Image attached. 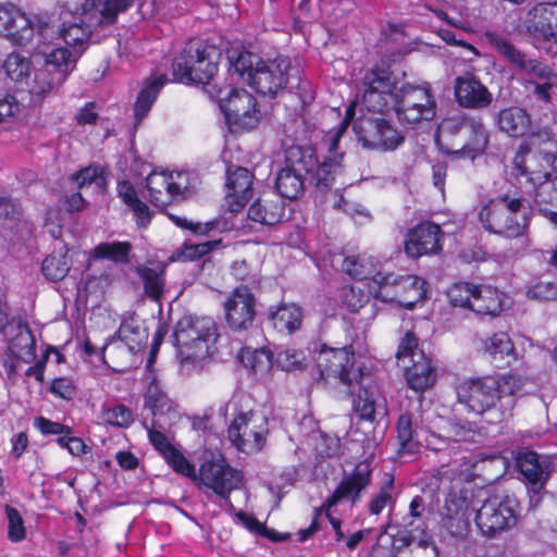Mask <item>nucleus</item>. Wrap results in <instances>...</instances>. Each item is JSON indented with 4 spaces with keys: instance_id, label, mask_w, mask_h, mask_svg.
<instances>
[{
    "instance_id": "1",
    "label": "nucleus",
    "mask_w": 557,
    "mask_h": 557,
    "mask_svg": "<svg viewBox=\"0 0 557 557\" xmlns=\"http://www.w3.org/2000/svg\"><path fill=\"white\" fill-rule=\"evenodd\" d=\"M234 71L257 92L273 97L285 89L292 77V62L277 57L263 60L249 51L240 52L232 62Z\"/></svg>"
},
{
    "instance_id": "2",
    "label": "nucleus",
    "mask_w": 557,
    "mask_h": 557,
    "mask_svg": "<svg viewBox=\"0 0 557 557\" xmlns=\"http://www.w3.org/2000/svg\"><path fill=\"white\" fill-rule=\"evenodd\" d=\"M174 338L181 363L196 367L211 355L218 329L209 317L184 315L176 323Z\"/></svg>"
},
{
    "instance_id": "3",
    "label": "nucleus",
    "mask_w": 557,
    "mask_h": 557,
    "mask_svg": "<svg viewBox=\"0 0 557 557\" xmlns=\"http://www.w3.org/2000/svg\"><path fill=\"white\" fill-rule=\"evenodd\" d=\"M530 210L521 199L508 195L491 199L479 211L483 227L508 238L523 236L529 226Z\"/></svg>"
},
{
    "instance_id": "4",
    "label": "nucleus",
    "mask_w": 557,
    "mask_h": 557,
    "mask_svg": "<svg viewBox=\"0 0 557 557\" xmlns=\"http://www.w3.org/2000/svg\"><path fill=\"white\" fill-rule=\"evenodd\" d=\"M487 42L521 73L530 76L527 84L533 86V94L539 100L550 101V89L557 84V74L536 59H531L518 50L508 39L493 32L485 34Z\"/></svg>"
},
{
    "instance_id": "5",
    "label": "nucleus",
    "mask_w": 557,
    "mask_h": 557,
    "mask_svg": "<svg viewBox=\"0 0 557 557\" xmlns=\"http://www.w3.org/2000/svg\"><path fill=\"white\" fill-rule=\"evenodd\" d=\"M52 18L47 13L28 16L13 3H0V35L18 46L29 44L35 34L45 44L54 35Z\"/></svg>"
},
{
    "instance_id": "6",
    "label": "nucleus",
    "mask_w": 557,
    "mask_h": 557,
    "mask_svg": "<svg viewBox=\"0 0 557 557\" xmlns=\"http://www.w3.org/2000/svg\"><path fill=\"white\" fill-rule=\"evenodd\" d=\"M216 49L202 41H190L173 64L176 81L209 85L218 72Z\"/></svg>"
},
{
    "instance_id": "7",
    "label": "nucleus",
    "mask_w": 557,
    "mask_h": 557,
    "mask_svg": "<svg viewBox=\"0 0 557 557\" xmlns=\"http://www.w3.org/2000/svg\"><path fill=\"white\" fill-rule=\"evenodd\" d=\"M314 351L320 377L326 384H342L354 389L355 382L364 374L360 368L355 367V352L350 346L333 348L321 344Z\"/></svg>"
},
{
    "instance_id": "8",
    "label": "nucleus",
    "mask_w": 557,
    "mask_h": 557,
    "mask_svg": "<svg viewBox=\"0 0 557 557\" xmlns=\"http://www.w3.org/2000/svg\"><path fill=\"white\" fill-rule=\"evenodd\" d=\"M400 123L414 126L432 121L436 114V101L431 85L406 83L395 94L392 104Z\"/></svg>"
},
{
    "instance_id": "9",
    "label": "nucleus",
    "mask_w": 557,
    "mask_h": 557,
    "mask_svg": "<svg viewBox=\"0 0 557 557\" xmlns=\"http://www.w3.org/2000/svg\"><path fill=\"white\" fill-rule=\"evenodd\" d=\"M533 144L534 136H531L527 143L520 146L513 160L515 168L518 174L530 175L532 182L545 178L544 182L540 183L536 190L535 205L540 213L557 226V187L548 180L549 173L546 169L541 171L533 169L536 159L531 149Z\"/></svg>"
},
{
    "instance_id": "10",
    "label": "nucleus",
    "mask_w": 557,
    "mask_h": 557,
    "mask_svg": "<svg viewBox=\"0 0 557 557\" xmlns=\"http://www.w3.org/2000/svg\"><path fill=\"white\" fill-rule=\"evenodd\" d=\"M518 521V502L508 495H494L476 510L474 522L482 536L494 539Z\"/></svg>"
},
{
    "instance_id": "11",
    "label": "nucleus",
    "mask_w": 557,
    "mask_h": 557,
    "mask_svg": "<svg viewBox=\"0 0 557 557\" xmlns=\"http://www.w3.org/2000/svg\"><path fill=\"white\" fill-rule=\"evenodd\" d=\"M232 132L255 128L261 119L257 99L246 89H219L215 95Z\"/></svg>"
},
{
    "instance_id": "12",
    "label": "nucleus",
    "mask_w": 557,
    "mask_h": 557,
    "mask_svg": "<svg viewBox=\"0 0 557 557\" xmlns=\"http://www.w3.org/2000/svg\"><path fill=\"white\" fill-rule=\"evenodd\" d=\"M372 295L382 301H396L401 307L411 309L426 294L425 282L416 275L399 276L394 273L379 274L374 278Z\"/></svg>"
},
{
    "instance_id": "13",
    "label": "nucleus",
    "mask_w": 557,
    "mask_h": 557,
    "mask_svg": "<svg viewBox=\"0 0 557 557\" xmlns=\"http://www.w3.org/2000/svg\"><path fill=\"white\" fill-rule=\"evenodd\" d=\"M315 156L311 149L290 147L286 150L285 165L277 173L275 187L287 199H296L304 189L306 173L313 170Z\"/></svg>"
},
{
    "instance_id": "14",
    "label": "nucleus",
    "mask_w": 557,
    "mask_h": 557,
    "mask_svg": "<svg viewBox=\"0 0 557 557\" xmlns=\"http://www.w3.org/2000/svg\"><path fill=\"white\" fill-rule=\"evenodd\" d=\"M396 78L388 69L373 67L368 70L359 86L361 104L368 111L384 112L395 99Z\"/></svg>"
},
{
    "instance_id": "15",
    "label": "nucleus",
    "mask_w": 557,
    "mask_h": 557,
    "mask_svg": "<svg viewBox=\"0 0 557 557\" xmlns=\"http://www.w3.org/2000/svg\"><path fill=\"white\" fill-rule=\"evenodd\" d=\"M196 183L197 177L185 171H153L146 178L150 201L157 207H163L178 197H187Z\"/></svg>"
},
{
    "instance_id": "16",
    "label": "nucleus",
    "mask_w": 557,
    "mask_h": 557,
    "mask_svg": "<svg viewBox=\"0 0 557 557\" xmlns=\"http://www.w3.org/2000/svg\"><path fill=\"white\" fill-rule=\"evenodd\" d=\"M440 129L443 133L462 135L466 141L462 148L455 153L471 160L482 154L488 145V131L483 121L476 116L459 114L446 117L442 121Z\"/></svg>"
},
{
    "instance_id": "17",
    "label": "nucleus",
    "mask_w": 557,
    "mask_h": 557,
    "mask_svg": "<svg viewBox=\"0 0 557 557\" xmlns=\"http://www.w3.org/2000/svg\"><path fill=\"white\" fill-rule=\"evenodd\" d=\"M357 139L364 148L393 151L404 143V135L391 122L363 117L354 124Z\"/></svg>"
},
{
    "instance_id": "18",
    "label": "nucleus",
    "mask_w": 557,
    "mask_h": 557,
    "mask_svg": "<svg viewBox=\"0 0 557 557\" xmlns=\"http://www.w3.org/2000/svg\"><path fill=\"white\" fill-rule=\"evenodd\" d=\"M267 431L265 419L262 416L242 412L228 426V438L238 450L252 454L263 447Z\"/></svg>"
},
{
    "instance_id": "19",
    "label": "nucleus",
    "mask_w": 557,
    "mask_h": 557,
    "mask_svg": "<svg viewBox=\"0 0 557 557\" xmlns=\"http://www.w3.org/2000/svg\"><path fill=\"white\" fill-rule=\"evenodd\" d=\"M197 479L220 497L228 499L231 492L240 487L243 475L219 456L200 466Z\"/></svg>"
},
{
    "instance_id": "20",
    "label": "nucleus",
    "mask_w": 557,
    "mask_h": 557,
    "mask_svg": "<svg viewBox=\"0 0 557 557\" xmlns=\"http://www.w3.org/2000/svg\"><path fill=\"white\" fill-rule=\"evenodd\" d=\"M457 397L468 411L482 414L496 404V379L486 376L466 380L458 385Z\"/></svg>"
},
{
    "instance_id": "21",
    "label": "nucleus",
    "mask_w": 557,
    "mask_h": 557,
    "mask_svg": "<svg viewBox=\"0 0 557 557\" xmlns=\"http://www.w3.org/2000/svg\"><path fill=\"white\" fill-rule=\"evenodd\" d=\"M462 459L468 465L465 469L451 468L450 465L442 466L437 470V474L440 480L449 479L451 472H458V478L454 479V485L450 487L448 493L445 496L444 505L441 509L440 513H450V512H469V497L468 491L459 486V483L463 478L468 476V471L475 466L478 461H483V454L470 455L468 457H462Z\"/></svg>"
},
{
    "instance_id": "22",
    "label": "nucleus",
    "mask_w": 557,
    "mask_h": 557,
    "mask_svg": "<svg viewBox=\"0 0 557 557\" xmlns=\"http://www.w3.org/2000/svg\"><path fill=\"white\" fill-rule=\"evenodd\" d=\"M354 114L355 104L350 103L346 109L345 120L341 123L339 128L331 136L329 151L332 153V156L325 158V160L321 163H319L315 159V165L313 166V170L307 173L313 181H315V184L319 187H329L334 181L335 176L342 171V154L336 152L337 145L343 132L347 128L348 123Z\"/></svg>"
},
{
    "instance_id": "23",
    "label": "nucleus",
    "mask_w": 557,
    "mask_h": 557,
    "mask_svg": "<svg viewBox=\"0 0 557 557\" xmlns=\"http://www.w3.org/2000/svg\"><path fill=\"white\" fill-rule=\"evenodd\" d=\"M145 409L149 410L153 425L161 429L175 424L180 416L176 405L163 392L156 377H152L145 394Z\"/></svg>"
},
{
    "instance_id": "24",
    "label": "nucleus",
    "mask_w": 557,
    "mask_h": 557,
    "mask_svg": "<svg viewBox=\"0 0 557 557\" xmlns=\"http://www.w3.org/2000/svg\"><path fill=\"white\" fill-rule=\"evenodd\" d=\"M517 467L530 485L531 502H540V492L552 472V463L547 457L534 451H523L517 457Z\"/></svg>"
},
{
    "instance_id": "25",
    "label": "nucleus",
    "mask_w": 557,
    "mask_h": 557,
    "mask_svg": "<svg viewBox=\"0 0 557 557\" xmlns=\"http://www.w3.org/2000/svg\"><path fill=\"white\" fill-rule=\"evenodd\" d=\"M371 469L368 463H359L355 469L343 476L333 494L323 504V509L329 511L339 500L347 499L355 504L359 500L361 493L370 484Z\"/></svg>"
},
{
    "instance_id": "26",
    "label": "nucleus",
    "mask_w": 557,
    "mask_h": 557,
    "mask_svg": "<svg viewBox=\"0 0 557 557\" xmlns=\"http://www.w3.org/2000/svg\"><path fill=\"white\" fill-rule=\"evenodd\" d=\"M226 321L234 330H245L255 319V297L246 286L234 289L224 304Z\"/></svg>"
},
{
    "instance_id": "27",
    "label": "nucleus",
    "mask_w": 557,
    "mask_h": 557,
    "mask_svg": "<svg viewBox=\"0 0 557 557\" xmlns=\"http://www.w3.org/2000/svg\"><path fill=\"white\" fill-rule=\"evenodd\" d=\"M132 4V0H83L74 8L67 4V13L84 15L90 23L111 24L120 12L125 11Z\"/></svg>"
},
{
    "instance_id": "28",
    "label": "nucleus",
    "mask_w": 557,
    "mask_h": 557,
    "mask_svg": "<svg viewBox=\"0 0 557 557\" xmlns=\"http://www.w3.org/2000/svg\"><path fill=\"white\" fill-rule=\"evenodd\" d=\"M441 228L434 223H421L411 230L405 242V251L409 257L436 253L441 250Z\"/></svg>"
},
{
    "instance_id": "29",
    "label": "nucleus",
    "mask_w": 557,
    "mask_h": 557,
    "mask_svg": "<svg viewBox=\"0 0 557 557\" xmlns=\"http://www.w3.org/2000/svg\"><path fill=\"white\" fill-rule=\"evenodd\" d=\"M454 91L459 106L467 109H483L493 101V96L487 87L472 74L457 77Z\"/></svg>"
},
{
    "instance_id": "30",
    "label": "nucleus",
    "mask_w": 557,
    "mask_h": 557,
    "mask_svg": "<svg viewBox=\"0 0 557 557\" xmlns=\"http://www.w3.org/2000/svg\"><path fill=\"white\" fill-rule=\"evenodd\" d=\"M332 263L334 267H341L342 271L356 280L369 281V293L372 295L374 278L379 274H384L379 268L380 263L368 253L344 257L334 256Z\"/></svg>"
},
{
    "instance_id": "31",
    "label": "nucleus",
    "mask_w": 557,
    "mask_h": 557,
    "mask_svg": "<svg viewBox=\"0 0 557 557\" xmlns=\"http://www.w3.org/2000/svg\"><path fill=\"white\" fill-rule=\"evenodd\" d=\"M252 175L245 168L228 171L226 180V202L232 212L242 209L252 197Z\"/></svg>"
},
{
    "instance_id": "32",
    "label": "nucleus",
    "mask_w": 557,
    "mask_h": 557,
    "mask_svg": "<svg viewBox=\"0 0 557 557\" xmlns=\"http://www.w3.org/2000/svg\"><path fill=\"white\" fill-rule=\"evenodd\" d=\"M414 356L413 360L403 361L400 366L405 369L408 385L412 389L420 392L434 384L435 374L430 360L423 352H416Z\"/></svg>"
},
{
    "instance_id": "33",
    "label": "nucleus",
    "mask_w": 557,
    "mask_h": 557,
    "mask_svg": "<svg viewBox=\"0 0 557 557\" xmlns=\"http://www.w3.org/2000/svg\"><path fill=\"white\" fill-rule=\"evenodd\" d=\"M357 389L356 398L354 399V410L363 420H373L376 411V387L372 382L370 373H364L362 377H359L355 382V388L349 389L350 393H355Z\"/></svg>"
},
{
    "instance_id": "34",
    "label": "nucleus",
    "mask_w": 557,
    "mask_h": 557,
    "mask_svg": "<svg viewBox=\"0 0 557 557\" xmlns=\"http://www.w3.org/2000/svg\"><path fill=\"white\" fill-rule=\"evenodd\" d=\"M507 296L490 285H475L472 311L478 314L498 315L507 306Z\"/></svg>"
},
{
    "instance_id": "35",
    "label": "nucleus",
    "mask_w": 557,
    "mask_h": 557,
    "mask_svg": "<svg viewBox=\"0 0 557 557\" xmlns=\"http://www.w3.org/2000/svg\"><path fill=\"white\" fill-rule=\"evenodd\" d=\"M496 125L500 132L511 137H520L527 134L531 125V119L527 110L518 106H511L497 113Z\"/></svg>"
},
{
    "instance_id": "36",
    "label": "nucleus",
    "mask_w": 557,
    "mask_h": 557,
    "mask_svg": "<svg viewBox=\"0 0 557 557\" xmlns=\"http://www.w3.org/2000/svg\"><path fill=\"white\" fill-rule=\"evenodd\" d=\"M166 81L168 78L165 75H159L145 83L137 96L134 107L135 126H137L147 116Z\"/></svg>"
},
{
    "instance_id": "37",
    "label": "nucleus",
    "mask_w": 557,
    "mask_h": 557,
    "mask_svg": "<svg viewBox=\"0 0 557 557\" xmlns=\"http://www.w3.org/2000/svg\"><path fill=\"white\" fill-rule=\"evenodd\" d=\"M530 28L534 37L540 40L543 48L549 53H557V28L553 21L545 18L543 12H537V5L531 12Z\"/></svg>"
},
{
    "instance_id": "38",
    "label": "nucleus",
    "mask_w": 557,
    "mask_h": 557,
    "mask_svg": "<svg viewBox=\"0 0 557 557\" xmlns=\"http://www.w3.org/2000/svg\"><path fill=\"white\" fill-rule=\"evenodd\" d=\"M40 54L45 59L42 67L51 72H64V79L75 69L77 58L79 57L73 50L70 51L64 47H54L51 50H42Z\"/></svg>"
},
{
    "instance_id": "39",
    "label": "nucleus",
    "mask_w": 557,
    "mask_h": 557,
    "mask_svg": "<svg viewBox=\"0 0 557 557\" xmlns=\"http://www.w3.org/2000/svg\"><path fill=\"white\" fill-rule=\"evenodd\" d=\"M10 350L22 361L29 363L36 358V344L33 332L26 324L20 323L16 334L11 339Z\"/></svg>"
},
{
    "instance_id": "40",
    "label": "nucleus",
    "mask_w": 557,
    "mask_h": 557,
    "mask_svg": "<svg viewBox=\"0 0 557 557\" xmlns=\"http://www.w3.org/2000/svg\"><path fill=\"white\" fill-rule=\"evenodd\" d=\"M284 216V207L282 201H262L257 200L248 210V218L251 221L274 225L282 221Z\"/></svg>"
},
{
    "instance_id": "41",
    "label": "nucleus",
    "mask_w": 557,
    "mask_h": 557,
    "mask_svg": "<svg viewBox=\"0 0 557 557\" xmlns=\"http://www.w3.org/2000/svg\"><path fill=\"white\" fill-rule=\"evenodd\" d=\"M64 72H51L41 67L35 73L29 91L36 101H41L47 95L64 83Z\"/></svg>"
},
{
    "instance_id": "42",
    "label": "nucleus",
    "mask_w": 557,
    "mask_h": 557,
    "mask_svg": "<svg viewBox=\"0 0 557 557\" xmlns=\"http://www.w3.org/2000/svg\"><path fill=\"white\" fill-rule=\"evenodd\" d=\"M270 319L278 332L290 334L300 327L302 313L300 308L294 304L282 305L270 313Z\"/></svg>"
},
{
    "instance_id": "43",
    "label": "nucleus",
    "mask_w": 557,
    "mask_h": 557,
    "mask_svg": "<svg viewBox=\"0 0 557 557\" xmlns=\"http://www.w3.org/2000/svg\"><path fill=\"white\" fill-rule=\"evenodd\" d=\"M398 454L413 456L419 448L418 432L412 428V418L403 413L397 421Z\"/></svg>"
},
{
    "instance_id": "44",
    "label": "nucleus",
    "mask_w": 557,
    "mask_h": 557,
    "mask_svg": "<svg viewBox=\"0 0 557 557\" xmlns=\"http://www.w3.org/2000/svg\"><path fill=\"white\" fill-rule=\"evenodd\" d=\"M90 27L89 25H86L85 21H81L79 23L74 22L71 24H66L64 22L59 30V38H61L65 45L72 47L75 53L81 55L84 50V46L90 37Z\"/></svg>"
},
{
    "instance_id": "45",
    "label": "nucleus",
    "mask_w": 557,
    "mask_h": 557,
    "mask_svg": "<svg viewBox=\"0 0 557 557\" xmlns=\"http://www.w3.org/2000/svg\"><path fill=\"white\" fill-rule=\"evenodd\" d=\"M120 345L124 346L129 352L139 351L146 341L147 332L134 320L123 321L117 331Z\"/></svg>"
},
{
    "instance_id": "46",
    "label": "nucleus",
    "mask_w": 557,
    "mask_h": 557,
    "mask_svg": "<svg viewBox=\"0 0 557 557\" xmlns=\"http://www.w3.org/2000/svg\"><path fill=\"white\" fill-rule=\"evenodd\" d=\"M136 272L143 281L146 295L153 300H158L164 290L163 269L160 264L153 267L139 265Z\"/></svg>"
},
{
    "instance_id": "47",
    "label": "nucleus",
    "mask_w": 557,
    "mask_h": 557,
    "mask_svg": "<svg viewBox=\"0 0 557 557\" xmlns=\"http://www.w3.org/2000/svg\"><path fill=\"white\" fill-rule=\"evenodd\" d=\"M117 194L121 199L133 210L138 223L143 226H146L150 221L151 213L148 206L138 199L133 185L127 181L120 182L117 184Z\"/></svg>"
},
{
    "instance_id": "48",
    "label": "nucleus",
    "mask_w": 557,
    "mask_h": 557,
    "mask_svg": "<svg viewBox=\"0 0 557 557\" xmlns=\"http://www.w3.org/2000/svg\"><path fill=\"white\" fill-rule=\"evenodd\" d=\"M242 363L257 375H265L272 368V354L267 349L243 348L239 352Z\"/></svg>"
},
{
    "instance_id": "49",
    "label": "nucleus",
    "mask_w": 557,
    "mask_h": 557,
    "mask_svg": "<svg viewBox=\"0 0 557 557\" xmlns=\"http://www.w3.org/2000/svg\"><path fill=\"white\" fill-rule=\"evenodd\" d=\"M42 273L50 281L64 278L70 271L67 251L64 247L49 255L42 262Z\"/></svg>"
},
{
    "instance_id": "50",
    "label": "nucleus",
    "mask_w": 557,
    "mask_h": 557,
    "mask_svg": "<svg viewBox=\"0 0 557 557\" xmlns=\"http://www.w3.org/2000/svg\"><path fill=\"white\" fill-rule=\"evenodd\" d=\"M131 250L132 245L128 242L100 243L94 248L91 255L95 259L127 263Z\"/></svg>"
},
{
    "instance_id": "51",
    "label": "nucleus",
    "mask_w": 557,
    "mask_h": 557,
    "mask_svg": "<svg viewBox=\"0 0 557 557\" xmlns=\"http://www.w3.org/2000/svg\"><path fill=\"white\" fill-rule=\"evenodd\" d=\"M441 524L454 537H463L470 528L469 512L440 513Z\"/></svg>"
},
{
    "instance_id": "52",
    "label": "nucleus",
    "mask_w": 557,
    "mask_h": 557,
    "mask_svg": "<svg viewBox=\"0 0 557 557\" xmlns=\"http://www.w3.org/2000/svg\"><path fill=\"white\" fill-rule=\"evenodd\" d=\"M3 67L5 70L7 75L13 82L22 83L29 75L30 62L26 57L17 52H13L7 57L3 63Z\"/></svg>"
},
{
    "instance_id": "53",
    "label": "nucleus",
    "mask_w": 557,
    "mask_h": 557,
    "mask_svg": "<svg viewBox=\"0 0 557 557\" xmlns=\"http://www.w3.org/2000/svg\"><path fill=\"white\" fill-rule=\"evenodd\" d=\"M484 349L493 359H504L513 352V344L506 333L499 332L484 341Z\"/></svg>"
},
{
    "instance_id": "54",
    "label": "nucleus",
    "mask_w": 557,
    "mask_h": 557,
    "mask_svg": "<svg viewBox=\"0 0 557 557\" xmlns=\"http://www.w3.org/2000/svg\"><path fill=\"white\" fill-rule=\"evenodd\" d=\"M79 188L94 187L96 190H103L107 184L104 172L99 166H87L74 175Z\"/></svg>"
},
{
    "instance_id": "55",
    "label": "nucleus",
    "mask_w": 557,
    "mask_h": 557,
    "mask_svg": "<svg viewBox=\"0 0 557 557\" xmlns=\"http://www.w3.org/2000/svg\"><path fill=\"white\" fill-rule=\"evenodd\" d=\"M475 293V285L471 283L454 284L447 293L449 302L454 307L468 308L472 310V299Z\"/></svg>"
},
{
    "instance_id": "56",
    "label": "nucleus",
    "mask_w": 557,
    "mask_h": 557,
    "mask_svg": "<svg viewBox=\"0 0 557 557\" xmlns=\"http://www.w3.org/2000/svg\"><path fill=\"white\" fill-rule=\"evenodd\" d=\"M101 418L104 423L119 428H127L134 421L132 410L124 405L104 408Z\"/></svg>"
},
{
    "instance_id": "57",
    "label": "nucleus",
    "mask_w": 557,
    "mask_h": 557,
    "mask_svg": "<svg viewBox=\"0 0 557 557\" xmlns=\"http://www.w3.org/2000/svg\"><path fill=\"white\" fill-rule=\"evenodd\" d=\"M163 458L175 472L197 480L195 467L185 458L178 448L174 447L166 453Z\"/></svg>"
},
{
    "instance_id": "58",
    "label": "nucleus",
    "mask_w": 557,
    "mask_h": 557,
    "mask_svg": "<svg viewBox=\"0 0 557 557\" xmlns=\"http://www.w3.org/2000/svg\"><path fill=\"white\" fill-rule=\"evenodd\" d=\"M4 511L8 518V537L12 542H20L26 536V529L21 513L10 505H5Z\"/></svg>"
},
{
    "instance_id": "59",
    "label": "nucleus",
    "mask_w": 557,
    "mask_h": 557,
    "mask_svg": "<svg viewBox=\"0 0 557 557\" xmlns=\"http://www.w3.org/2000/svg\"><path fill=\"white\" fill-rule=\"evenodd\" d=\"M276 363L284 371H294L302 368L305 363V356L302 351L285 349L277 354Z\"/></svg>"
},
{
    "instance_id": "60",
    "label": "nucleus",
    "mask_w": 557,
    "mask_h": 557,
    "mask_svg": "<svg viewBox=\"0 0 557 557\" xmlns=\"http://www.w3.org/2000/svg\"><path fill=\"white\" fill-rule=\"evenodd\" d=\"M394 480L388 476L380 492L372 497L369 503V511L371 515H380L383 509L392 502L391 490L393 487Z\"/></svg>"
},
{
    "instance_id": "61",
    "label": "nucleus",
    "mask_w": 557,
    "mask_h": 557,
    "mask_svg": "<svg viewBox=\"0 0 557 557\" xmlns=\"http://www.w3.org/2000/svg\"><path fill=\"white\" fill-rule=\"evenodd\" d=\"M165 430L166 429H161L160 426H154L153 421H151L150 426H147L149 441L162 457L175 447L164 434Z\"/></svg>"
},
{
    "instance_id": "62",
    "label": "nucleus",
    "mask_w": 557,
    "mask_h": 557,
    "mask_svg": "<svg viewBox=\"0 0 557 557\" xmlns=\"http://www.w3.org/2000/svg\"><path fill=\"white\" fill-rule=\"evenodd\" d=\"M497 399L515 395L523 385L522 379L516 374H507L496 380Z\"/></svg>"
},
{
    "instance_id": "63",
    "label": "nucleus",
    "mask_w": 557,
    "mask_h": 557,
    "mask_svg": "<svg viewBox=\"0 0 557 557\" xmlns=\"http://www.w3.org/2000/svg\"><path fill=\"white\" fill-rule=\"evenodd\" d=\"M417 346V337L411 333H407L405 337L401 339L396 355L398 362L403 363V361H411L416 358V352H423L422 350H418Z\"/></svg>"
},
{
    "instance_id": "64",
    "label": "nucleus",
    "mask_w": 557,
    "mask_h": 557,
    "mask_svg": "<svg viewBox=\"0 0 557 557\" xmlns=\"http://www.w3.org/2000/svg\"><path fill=\"white\" fill-rule=\"evenodd\" d=\"M528 295L541 301L554 300L557 298V285L550 282H540L529 288Z\"/></svg>"
}]
</instances>
